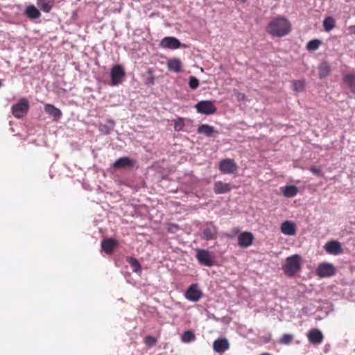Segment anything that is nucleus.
<instances>
[{"label": "nucleus", "mask_w": 355, "mask_h": 355, "mask_svg": "<svg viewBox=\"0 0 355 355\" xmlns=\"http://www.w3.org/2000/svg\"><path fill=\"white\" fill-rule=\"evenodd\" d=\"M291 24L284 17H279L270 21L266 27L268 33L273 37H284L291 31Z\"/></svg>", "instance_id": "obj_1"}, {"label": "nucleus", "mask_w": 355, "mask_h": 355, "mask_svg": "<svg viewBox=\"0 0 355 355\" xmlns=\"http://www.w3.org/2000/svg\"><path fill=\"white\" fill-rule=\"evenodd\" d=\"M282 269L287 276H294L301 269V257L299 254H294L287 257Z\"/></svg>", "instance_id": "obj_2"}, {"label": "nucleus", "mask_w": 355, "mask_h": 355, "mask_svg": "<svg viewBox=\"0 0 355 355\" xmlns=\"http://www.w3.org/2000/svg\"><path fill=\"white\" fill-rule=\"evenodd\" d=\"M195 108L198 113L205 115L214 114L217 111V107L211 101H200L196 104Z\"/></svg>", "instance_id": "obj_3"}, {"label": "nucleus", "mask_w": 355, "mask_h": 355, "mask_svg": "<svg viewBox=\"0 0 355 355\" xmlns=\"http://www.w3.org/2000/svg\"><path fill=\"white\" fill-rule=\"evenodd\" d=\"M28 109L29 103L28 100L25 98H22L17 104L12 105V112L15 117L20 119L26 114Z\"/></svg>", "instance_id": "obj_4"}, {"label": "nucleus", "mask_w": 355, "mask_h": 355, "mask_svg": "<svg viewBox=\"0 0 355 355\" xmlns=\"http://www.w3.org/2000/svg\"><path fill=\"white\" fill-rule=\"evenodd\" d=\"M125 76V71L121 65H114L110 71L111 85L112 86L119 85L122 82Z\"/></svg>", "instance_id": "obj_5"}, {"label": "nucleus", "mask_w": 355, "mask_h": 355, "mask_svg": "<svg viewBox=\"0 0 355 355\" xmlns=\"http://www.w3.org/2000/svg\"><path fill=\"white\" fill-rule=\"evenodd\" d=\"M218 168L223 174H233L237 171L238 166L234 159L227 158L220 162Z\"/></svg>", "instance_id": "obj_6"}, {"label": "nucleus", "mask_w": 355, "mask_h": 355, "mask_svg": "<svg viewBox=\"0 0 355 355\" xmlns=\"http://www.w3.org/2000/svg\"><path fill=\"white\" fill-rule=\"evenodd\" d=\"M335 273V267L329 263H322L316 269V275L322 278L331 277Z\"/></svg>", "instance_id": "obj_7"}, {"label": "nucleus", "mask_w": 355, "mask_h": 355, "mask_svg": "<svg viewBox=\"0 0 355 355\" xmlns=\"http://www.w3.org/2000/svg\"><path fill=\"white\" fill-rule=\"evenodd\" d=\"M196 257L198 262L205 266L210 267L214 265L213 257L207 250L198 249Z\"/></svg>", "instance_id": "obj_8"}, {"label": "nucleus", "mask_w": 355, "mask_h": 355, "mask_svg": "<svg viewBox=\"0 0 355 355\" xmlns=\"http://www.w3.org/2000/svg\"><path fill=\"white\" fill-rule=\"evenodd\" d=\"M217 227L213 222H207L205 224L202 239L206 241L213 240L217 237Z\"/></svg>", "instance_id": "obj_9"}, {"label": "nucleus", "mask_w": 355, "mask_h": 355, "mask_svg": "<svg viewBox=\"0 0 355 355\" xmlns=\"http://www.w3.org/2000/svg\"><path fill=\"white\" fill-rule=\"evenodd\" d=\"M202 296V291L196 284H191L185 293V297L192 302L198 301Z\"/></svg>", "instance_id": "obj_10"}, {"label": "nucleus", "mask_w": 355, "mask_h": 355, "mask_svg": "<svg viewBox=\"0 0 355 355\" xmlns=\"http://www.w3.org/2000/svg\"><path fill=\"white\" fill-rule=\"evenodd\" d=\"M254 239V236L251 232H241L238 236V245L243 248H246L252 244Z\"/></svg>", "instance_id": "obj_11"}, {"label": "nucleus", "mask_w": 355, "mask_h": 355, "mask_svg": "<svg viewBox=\"0 0 355 355\" xmlns=\"http://www.w3.org/2000/svg\"><path fill=\"white\" fill-rule=\"evenodd\" d=\"M136 162L128 157H122L116 159L112 164V167L115 169L126 168L133 167Z\"/></svg>", "instance_id": "obj_12"}, {"label": "nucleus", "mask_w": 355, "mask_h": 355, "mask_svg": "<svg viewBox=\"0 0 355 355\" xmlns=\"http://www.w3.org/2000/svg\"><path fill=\"white\" fill-rule=\"evenodd\" d=\"M307 338L310 343L313 345H319L322 343L324 336L318 329H311L307 333Z\"/></svg>", "instance_id": "obj_13"}, {"label": "nucleus", "mask_w": 355, "mask_h": 355, "mask_svg": "<svg viewBox=\"0 0 355 355\" xmlns=\"http://www.w3.org/2000/svg\"><path fill=\"white\" fill-rule=\"evenodd\" d=\"M280 230L283 234L287 236H295L297 232L295 223L291 220L283 222L281 225Z\"/></svg>", "instance_id": "obj_14"}, {"label": "nucleus", "mask_w": 355, "mask_h": 355, "mask_svg": "<svg viewBox=\"0 0 355 355\" xmlns=\"http://www.w3.org/2000/svg\"><path fill=\"white\" fill-rule=\"evenodd\" d=\"M162 47L170 49H177L181 46L180 42L174 37H166L161 41Z\"/></svg>", "instance_id": "obj_15"}, {"label": "nucleus", "mask_w": 355, "mask_h": 355, "mask_svg": "<svg viewBox=\"0 0 355 355\" xmlns=\"http://www.w3.org/2000/svg\"><path fill=\"white\" fill-rule=\"evenodd\" d=\"M118 245V241L112 238L103 239L101 242V248L107 254H112Z\"/></svg>", "instance_id": "obj_16"}, {"label": "nucleus", "mask_w": 355, "mask_h": 355, "mask_svg": "<svg viewBox=\"0 0 355 355\" xmlns=\"http://www.w3.org/2000/svg\"><path fill=\"white\" fill-rule=\"evenodd\" d=\"M197 132L200 135H204L208 137L212 136L216 137L218 135V131L216 130L213 126L209 124H202L199 125L197 129Z\"/></svg>", "instance_id": "obj_17"}, {"label": "nucleus", "mask_w": 355, "mask_h": 355, "mask_svg": "<svg viewBox=\"0 0 355 355\" xmlns=\"http://www.w3.org/2000/svg\"><path fill=\"white\" fill-rule=\"evenodd\" d=\"M230 347V344L226 338H218L213 343V349L217 353H223Z\"/></svg>", "instance_id": "obj_18"}, {"label": "nucleus", "mask_w": 355, "mask_h": 355, "mask_svg": "<svg viewBox=\"0 0 355 355\" xmlns=\"http://www.w3.org/2000/svg\"><path fill=\"white\" fill-rule=\"evenodd\" d=\"M232 187L230 183L216 181L214 184V191L216 194H223L230 192Z\"/></svg>", "instance_id": "obj_19"}, {"label": "nucleus", "mask_w": 355, "mask_h": 355, "mask_svg": "<svg viewBox=\"0 0 355 355\" xmlns=\"http://www.w3.org/2000/svg\"><path fill=\"white\" fill-rule=\"evenodd\" d=\"M324 249L328 253L334 255L339 254L343 251L340 243L336 241L327 242L324 245Z\"/></svg>", "instance_id": "obj_20"}, {"label": "nucleus", "mask_w": 355, "mask_h": 355, "mask_svg": "<svg viewBox=\"0 0 355 355\" xmlns=\"http://www.w3.org/2000/svg\"><path fill=\"white\" fill-rule=\"evenodd\" d=\"M343 82L349 89L350 92L355 94V73H348L343 77Z\"/></svg>", "instance_id": "obj_21"}, {"label": "nucleus", "mask_w": 355, "mask_h": 355, "mask_svg": "<svg viewBox=\"0 0 355 355\" xmlns=\"http://www.w3.org/2000/svg\"><path fill=\"white\" fill-rule=\"evenodd\" d=\"M44 111L48 114L53 116L55 120H58L62 116V112L60 110L51 104H46L44 106Z\"/></svg>", "instance_id": "obj_22"}, {"label": "nucleus", "mask_w": 355, "mask_h": 355, "mask_svg": "<svg viewBox=\"0 0 355 355\" xmlns=\"http://www.w3.org/2000/svg\"><path fill=\"white\" fill-rule=\"evenodd\" d=\"M182 67V62L180 59L172 58L167 61V68L169 71L180 72Z\"/></svg>", "instance_id": "obj_23"}, {"label": "nucleus", "mask_w": 355, "mask_h": 355, "mask_svg": "<svg viewBox=\"0 0 355 355\" xmlns=\"http://www.w3.org/2000/svg\"><path fill=\"white\" fill-rule=\"evenodd\" d=\"M25 14L26 16L31 19H35L40 17L41 14L39 10H37L34 6H28L25 10Z\"/></svg>", "instance_id": "obj_24"}, {"label": "nucleus", "mask_w": 355, "mask_h": 355, "mask_svg": "<svg viewBox=\"0 0 355 355\" xmlns=\"http://www.w3.org/2000/svg\"><path fill=\"white\" fill-rule=\"evenodd\" d=\"M283 194L286 198H292L297 195L298 189L294 185L286 186L282 188Z\"/></svg>", "instance_id": "obj_25"}, {"label": "nucleus", "mask_w": 355, "mask_h": 355, "mask_svg": "<svg viewBox=\"0 0 355 355\" xmlns=\"http://www.w3.org/2000/svg\"><path fill=\"white\" fill-rule=\"evenodd\" d=\"M126 261L130 265L134 272L138 273L141 272V264L137 259L132 257H128L126 258Z\"/></svg>", "instance_id": "obj_26"}, {"label": "nucleus", "mask_w": 355, "mask_h": 355, "mask_svg": "<svg viewBox=\"0 0 355 355\" xmlns=\"http://www.w3.org/2000/svg\"><path fill=\"white\" fill-rule=\"evenodd\" d=\"M37 4L42 11L49 12L53 6V1L47 0H38Z\"/></svg>", "instance_id": "obj_27"}, {"label": "nucleus", "mask_w": 355, "mask_h": 355, "mask_svg": "<svg viewBox=\"0 0 355 355\" xmlns=\"http://www.w3.org/2000/svg\"><path fill=\"white\" fill-rule=\"evenodd\" d=\"M336 26V21L332 17H327L323 21L324 30L329 32Z\"/></svg>", "instance_id": "obj_28"}, {"label": "nucleus", "mask_w": 355, "mask_h": 355, "mask_svg": "<svg viewBox=\"0 0 355 355\" xmlns=\"http://www.w3.org/2000/svg\"><path fill=\"white\" fill-rule=\"evenodd\" d=\"M331 71V68L327 62L322 63L318 68L320 78H325L329 76Z\"/></svg>", "instance_id": "obj_29"}, {"label": "nucleus", "mask_w": 355, "mask_h": 355, "mask_svg": "<svg viewBox=\"0 0 355 355\" xmlns=\"http://www.w3.org/2000/svg\"><path fill=\"white\" fill-rule=\"evenodd\" d=\"M292 89L293 91L297 92H302L304 89L305 80H297L292 81Z\"/></svg>", "instance_id": "obj_30"}, {"label": "nucleus", "mask_w": 355, "mask_h": 355, "mask_svg": "<svg viewBox=\"0 0 355 355\" xmlns=\"http://www.w3.org/2000/svg\"><path fill=\"white\" fill-rule=\"evenodd\" d=\"M196 338L194 333L191 330L184 331L181 336L182 341L184 343H190Z\"/></svg>", "instance_id": "obj_31"}, {"label": "nucleus", "mask_w": 355, "mask_h": 355, "mask_svg": "<svg viewBox=\"0 0 355 355\" xmlns=\"http://www.w3.org/2000/svg\"><path fill=\"white\" fill-rule=\"evenodd\" d=\"M293 340V336L292 334H284L279 340V343L282 345H288Z\"/></svg>", "instance_id": "obj_32"}, {"label": "nucleus", "mask_w": 355, "mask_h": 355, "mask_svg": "<svg viewBox=\"0 0 355 355\" xmlns=\"http://www.w3.org/2000/svg\"><path fill=\"white\" fill-rule=\"evenodd\" d=\"M184 127V119L178 118L174 122V130L177 132L183 130Z\"/></svg>", "instance_id": "obj_33"}, {"label": "nucleus", "mask_w": 355, "mask_h": 355, "mask_svg": "<svg viewBox=\"0 0 355 355\" xmlns=\"http://www.w3.org/2000/svg\"><path fill=\"white\" fill-rule=\"evenodd\" d=\"M320 42L318 40H311L307 43L306 48L309 51H315L318 49Z\"/></svg>", "instance_id": "obj_34"}, {"label": "nucleus", "mask_w": 355, "mask_h": 355, "mask_svg": "<svg viewBox=\"0 0 355 355\" xmlns=\"http://www.w3.org/2000/svg\"><path fill=\"white\" fill-rule=\"evenodd\" d=\"M144 343L148 347H153L157 343V338L153 336H147L144 338Z\"/></svg>", "instance_id": "obj_35"}, {"label": "nucleus", "mask_w": 355, "mask_h": 355, "mask_svg": "<svg viewBox=\"0 0 355 355\" xmlns=\"http://www.w3.org/2000/svg\"><path fill=\"white\" fill-rule=\"evenodd\" d=\"M189 85L191 89H196L199 86V80L195 76H190L189 80Z\"/></svg>", "instance_id": "obj_36"}, {"label": "nucleus", "mask_w": 355, "mask_h": 355, "mask_svg": "<svg viewBox=\"0 0 355 355\" xmlns=\"http://www.w3.org/2000/svg\"><path fill=\"white\" fill-rule=\"evenodd\" d=\"M99 130L105 135H109L111 132V129L106 125H101Z\"/></svg>", "instance_id": "obj_37"}, {"label": "nucleus", "mask_w": 355, "mask_h": 355, "mask_svg": "<svg viewBox=\"0 0 355 355\" xmlns=\"http://www.w3.org/2000/svg\"><path fill=\"white\" fill-rule=\"evenodd\" d=\"M310 171L315 175L318 176H322V173L320 168H317L316 166H311L310 168Z\"/></svg>", "instance_id": "obj_38"}, {"label": "nucleus", "mask_w": 355, "mask_h": 355, "mask_svg": "<svg viewBox=\"0 0 355 355\" xmlns=\"http://www.w3.org/2000/svg\"><path fill=\"white\" fill-rule=\"evenodd\" d=\"M236 97L239 101H244L246 100V96L243 93L238 92L236 94Z\"/></svg>", "instance_id": "obj_39"}, {"label": "nucleus", "mask_w": 355, "mask_h": 355, "mask_svg": "<svg viewBox=\"0 0 355 355\" xmlns=\"http://www.w3.org/2000/svg\"><path fill=\"white\" fill-rule=\"evenodd\" d=\"M260 355H271V354L270 353L265 352V353L261 354Z\"/></svg>", "instance_id": "obj_40"}, {"label": "nucleus", "mask_w": 355, "mask_h": 355, "mask_svg": "<svg viewBox=\"0 0 355 355\" xmlns=\"http://www.w3.org/2000/svg\"><path fill=\"white\" fill-rule=\"evenodd\" d=\"M107 121L109 123H112V125H114V121L112 120H108Z\"/></svg>", "instance_id": "obj_41"}, {"label": "nucleus", "mask_w": 355, "mask_h": 355, "mask_svg": "<svg viewBox=\"0 0 355 355\" xmlns=\"http://www.w3.org/2000/svg\"><path fill=\"white\" fill-rule=\"evenodd\" d=\"M234 231H235V233H238L239 230L238 229H235Z\"/></svg>", "instance_id": "obj_42"}, {"label": "nucleus", "mask_w": 355, "mask_h": 355, "mask_svg": "<svg viewBox=\"0 0 355 355\" xmlns=\"http://www.w3.org/2000/svg\"><path fill=\"white\" fill-rule=\"evenodd\" d=\"M351 28H352V29H354V33H355V26H352V27H351Z\"/></svg>", "instance_id": "obj_43"}, {"label": "nucleus", "mask_w": 355, "mask_h": 355, "mask_svg": "<svg viewBox=\"0 0 355 355\" xmlns=\"http://www.w3.org/2000/svg\"><path fill=\"white\" fill-rule=\"evenodd\" d=\"M242 2H245L246 0H241Z\"/></svg>", "instance_id": "obj_44"}, {"label": "nucleus", "mask_w": 355, "mask_h": 355, "mask_svg": "<svg viewBox=\"0 0 355 355\" xmlns=\"http://www.w3.org/2000/svg\"><path fill=\"white\" fill-rule=\"evenodd\" d=\"M1 85H2V84H1V82L0 81V87H1Z\"/></svg>", "instance_id": "obj_45"}]
</instances>
